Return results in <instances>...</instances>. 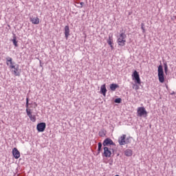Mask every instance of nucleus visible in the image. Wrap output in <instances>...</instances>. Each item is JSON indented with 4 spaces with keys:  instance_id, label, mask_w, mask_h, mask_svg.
<instances>
[{
    "instance_id": "f257e3e1",
    "label": "nucleus",
    "mask_w": 176,
    "mask_h": 176,
    "mask_svg": "<svg viewBox=\"0 0 176 176\" xmlns=\"http://www.w3.org/2000/svg\"><path fill=\"white\" fill-rule=\"evenodd\" d=\"M131 137L127 138V135L123 134L119 138L118 142L120 145H127V144H130V142H131Z\"/></svg>"
},
{
    "instance_id": "f03ea898",
    "label": "nucleus",
    "mask_w": 176,
    "mask_h": 176,
    "mask_svg": "<svg viewBox=\"0 0 176 176\" xmlns=\"http://www.w3.org/2000/svg\"><path fill=\"white\" fill-rule=\"evenodd\" d=\"M126 38L127 36L124 33H121L117 40L118 44L119 46H125L126 45Z\"/></svg>"
},
{
    "instance_id": "7ed1b4c3",
    "label": "nucleus",
    "mask_w": 176,
    "mask_h": 176,
    "mask_svg": "<svg viewBox=\"0 0 176 176\" xmlns=\"http://www.w3.org/2000/svg\"><path fill=\"white\" fill-rule=\"evenodd\" d=\"M158 79L160 83H164V72L162 65L158 67Z\"/></svg>"
},
{
    "instance_id": "20e7f679",
    "label": "nucleus",
    "mask_w": 176,
    "mask_h": 176,
    "mask_svg": "<svg viewBox=\"0 0 176 176\" xmlns=\"http://www.w3.org/2000/svg\"><path fill=\"white\" fill-rule=\"evenodd\" d=\"M112 152H114L112 147L105 146L104 147L103 156H104V157H111V156H112Z\"/></svg>"
},
{
    "instance_id": "39448f33",
    "label": "nucleus",
    "mask_w": 176,
    "mask_h": 176,
    "mask_svg": "<svg viewBox=\"0 0 176 176\" xmlns=\"http://www.w3.org/2000/svg\"><path fill=\"white\" fill-rule=\"evenodd\" d=\"M137 113L138 116H140V118H142V116L146 118V116H148V112L145 109V107H138Z\"/></svg>"
},
{
    "instance_id": "423d86ee",
    "label": "nucleus",
    "mask_w": 176,
    "mask_h": 176,
    "mask_svg": "<svg viewBox=\"0 0 176 176\" xmlns=\"http://www.w3.org/2000/svg\"><path fill=\"white\" fill-rule=\"evenodd\" d=\"M132 78L133 80H135V83H137V85H141V78H140V74H138V72H137L136 70H135L132 74Z\"/></svg>"
},
{
    "instance_id": "0eeeda50",
    "label": "nucleus",
    "mask_w": 176,
    "mask_h": 176,
    "mask_svg": "<svg viewBox=\"0 0 176 176\" xmlns=\"http://www.w3.org/2000/svg\"><path fill=\"white\" fill-rule=\"evenodd\" d=\"M46 129V123L45 122H40L36 126V129L38 133H43L45 129Z\"/></svg>"
},
{
    "instance_id": "6e6552de",
    "label": "nucleus",
    "mask_w": 176,
    "mask_h": 176,
    "mask_svg": "<svg viewBox=\"0 0 176 176\" xmlns=\"http://www.w3.org/2000/svg\"><path fill=\"white\" fill-rule=\"evenodd\" d=\"M102 145L104 147H105V146L111 147V145H113V146H115L116 144H115L113 141L112 140H111L110 138H107L104 140Z\"/></svg>"
},
{
    "instance_id": "1a4fd4ad",
    "label": "nucleus",
    "mask_w": 176,
    "mask_h": 176,
    "mask_svg": "<svg viewBox=\"0 0 176 176\" xmlns=\"http://www.w3.org/2000/svg\"><path fill=\"white\" fill-rule=\"evenodd\" d=\"M26 113L32 122H36V117L35 115H32L31 109H26Z\"/></svg>"
},
{
    "instance_id": "9d476101",
    "label": "nucleus",
    "mask_w": 176,
    "mask_h": 176,
    "mask_svg": "<svg viewBox=\"0 0 176 176\" xmlns=\"http://www.w3.org/2000/svg\"><path fill=\"white\" fill-rule=\"evenodd\" d=\"M6 65H9L10 69L14 68V63H13V59L11 57L6 58Z\"/></svg>"
},
{
    "instance_id": "9b49d317",
    "label": "nucleus",
    "mask_w": 176,
    "mask_h": 176,
    "mask_svg": "<svg viewBox=\"0 0 176 176\" xmlns=\"http://www.w3.org/2000/svg\"><path fill=\"white\" fill-rule=\"evenodd\" d=\"M11 72H12L13 75H14V76H20L21 73L19 71V65H14V68L11 69Z\"/></svg>"
},
{
    "instance_id": "f8f14e48",
    "label": "nucleus",
    "mask_w": 176,
    "mask_h": 176,
    "mask_svg": "<svg viewBox=\"0 0 176 176\" xmlns=\"http://www.w3.org/2000/svg\"><path fill=\"white\" fill-rule=\"evenodd\" d=\"M12 155L14 159H19L20 157V151H19L17 148H14L12 149Z\"/></svg>"
},
{
    "instance_id": "ddd939ff",
    "label": "nucleus",
    "mask_w": 176,
    "mask_h": 176,
    "mask_svg": "<svg viewBox=\"0 0 176 176\" xmlns=\"http://www.w3.org/2000/svg\"><path fill=\"white\" fill-rule=\"evenodd\" d=\"M100 91H101L102 96H104V97H105V96H107V87H106L105 84L101 85Z\"/></svg>"
},
{
    "instance_id": "4468645a",
    "label": "nucleus",
    "mask_w": 176,
    "mask_h": 176,
    "mask_svg": "<svg viewBox=\"0 0 176 176\" xmlns=\"http://www.w3.org/2000/svg\"><path fill=\"white\" fill-rule=\"evenodd\" d=\"M30 21L32 24H39L40 20L38 16L30 17Z\"/></svg>"
},
{
    "instance_id": "2eb2a0df",
    "label": "nucleus",
    "mask_w": 176,
    "mask_h": 176,
    "mask_svg": "<svg viewBox=\"0 0 176 176\" xmlns=\"http://www.w3.org/2000/svg\"><path fill=\"white\" fill-rule=\"evenodd\" d=\"M65 36L66 39H68V36H69V26L68 25L65 27Z\"/></svg>"
},
{
    "instance_id": "dca6fc26",
    "label": "nucleus",
    "mask_w": 176,
    "mask_h": 176,
    "mask_svg": "<svg viewBox=\"0 0 176 176\" xmlns=\"http://www.w3.org/2000/svg\"><path fill=\"white\" fill-rule=\"evenodd\" d=\"M117 89H119V85L118 84L110 85V90H111V91H115Z\"/></svg>"
},
{
    "instance_id": "f3484780",
    "label": "nucleus",
    "mask_w": 176,
    "mask_h": 176,
    "mask_svg": "<svg viewBox=\"0 0 176 176\" xmlns=\"http://www.w3.org/2000/svg\"><path fill=\"white\" fill-rule=\"evenodd\" d=\"M124 155L125 156L128 157L133 156V151L131 149L128 148L124 151Z\"/></svg>"
},
{
    "instance_id": "a211bd4d",
    "label": "nucleus",
    "mask_w": 176,
    "mask_h": 176,
    "mask_svg": "<svg viewBox=\"0 0 176 176\" xmlns=\"http://www.w3.org/2000/svg\"><path fill=\"white\" fill-rule=\"evenodd\" d=\"M107 43L108 45H109L111 49H113V45H112L113 43V40L112 39V37L109 36V39L107 40Z\"/></svg>"
},
{
    "instance_id": "6ab92c4d",
    "label": "nucleus",
    "mask_w": 176,
    "mask_h": 176,
    "mask_svg": "<svg viewBox=\"0 0 176 176\" xmlns=\"http://www.w3.org/2000/svg\"><path fill=\"white\" fill-rule=\"evenodd\" d=\"M133 89H134L135 90H138L140 89V86H138V85L137 84H133Z\"/></svg>"
},
{
    "instance_id": "aec40b11",
    "label": "nucleus",
    "mask_w": 176,
    "mask_h": 176,
    "mask_svg": "<svg viewBox=\"0 0 176 176\" xmlns=\"http://www.w3.org/2000/svg\"><path fill=\"white\" fill-rule=\"evenodd\" d=\"M102 147V144L101 142L98 143V152H101V148Z\"/></svg>"
},
{
    "instance_id": "412c9836",
    "label": "nucleus",
    "mask_w": 176,
    "mask_h": 176,
    "mask_svg": "<svg viewBox=\"0 0 176 176\" xmlns=\"http://www.w3.org/2000/svg\"><path fill=\"white\" fill-rule=\"evenodd\" d=\"M117 104H120L122 102V99L121 98H116L114 101Z\"/></svg>"
},
{
    "instance_id": "4be33fe9",
    "label": "nucleus",
    "mask_w": 176,
    "mask_h": 176,
    "mask_svg": "<svg viewBox=\"0 0 176 176\" xmlns=\"http://www.w3.org/2000/svg\"><path fill=\"white\" fill-rule=\"evenodd\" d=\"M12 42L14 46L17 47V41H16V38H13Z\"/></svg>"
},
{
    "instance_id": "5701e85b",
    "label": "nucleus",
    "mask_w": 176,
    "mask_h": 176,
    "mask_svg": "<svg viewBox=\"0 0 176 176\" xmlns=\"http://www.w3.org/2000/svg\"><path fill=\"white\" fill-rule=\"evenodd\" d=\"M26 108L28 109V98H26Z\"/></svg>"
},
{
    "instance_id": "b1692460",
    "label": "nucleus",
    "mask_w": 176,
    "mask_h": 176,
    "mask_svg": "<svg viewBox=\"0 0 176 176\" xmlns=\"http://www.w3.org/2000/svg\"><path fill=\"white\" fill-rule=\"evenodd\" d=\"M99 135H100V137H104V135H105V134H104L103 132H100V133H99Z\"/></svg>"
},
{
    "instance_id": "393cba45",
    "label": "nucleus",
    "mask_w": 176,
    "mask_h": 176,
    "mask_svg": "<svg viewBox=\"0 0 176 176\" xmlns=\"http://www.w3.org/2000/svg\"><path fill=\"white\" fill-rule=\"evenodd\" d=\"M80 6H81V8H83V5L85 4V3L81 2V3H80Z\"/></svg>"
},
{
    "instance_id": "a878e982",
    "label": "nucleus",
    "mask_w": 176,
    "mask_h": 176,
    "mask_svg": "<svg viewBox=\"0 0 176 176\" xmlns=\"http://www.w3.org/2000/svg\"><path fill=\"white\" fill-rule=\"evenodd\" d=\"M142 30L143 32H145V28H144V26H142Z\"/></svg>"
},
{
    "instance_id": "bb28decb",
    "label": "nucleus",
    "mask_w": 176,
    "mask_h": 176,
    "mask_svg": "<svg viewBox=\"0 0 176 176\" xmlns=\"http://www.w3.org/2000/svg\"><path fill=\"white\" fill-rule=\"evenodd\" d=\"M165 72H167V66H166V65H165Z\"/></svg>"
},
{
    "instance_id": "cd10ccee",
    "label": "nucleus",
    "mask_w": 176,
    "mask_h": 176,
    "mask_svg": "<svg viewBox=\"0 0 176 176\" xmlns=\"http://www.w3.org/2000/svg\"><path fill=\"white\" fill-rule=\"evenodd\" d=\"M34 105H35L34 108H36V107H38V104H36V102H34Z\"/></svg>"
}]
</instances>
